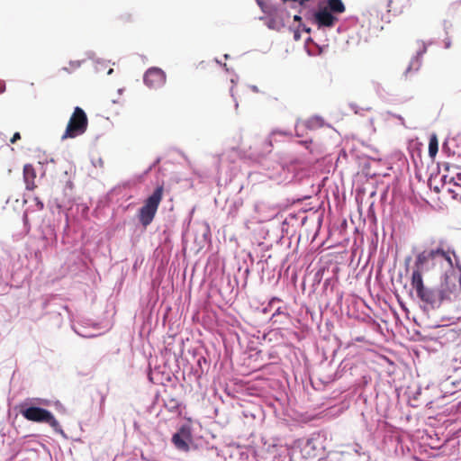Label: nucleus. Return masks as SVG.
<instances>
[{"label": "nucleus", "instance_id": "obj_1", "mask_svg": "<svg viewBox=\"0 0 461 461\" xmlns=\"http://www.w3.org/2000/svg\"><path fill=\"white\" fill-rule=\"evenodd\" d=\"M164 186L158 185L153 193L144 201V204L139 210L140 222L147 227L149 225L158 209V206L163 199Z\"/></svg>", "mask_w": 461, "mask_h": 461}, {"label": "nucleus", "instance_id": "obj_2", "mask_svg": "<svg viewBox=\"0 0 461 461\" xmlns=\"http://www.w3.org/2000/svg\"><path fill=\"white\" fill-rule=\"evenodd\" d=\"M88 127V118L81 107H76L71 114L62 139H74L84 134Z\"/></svg>", "mask_w": 461, "mask_h": 461}, {"label": "nucleus", "instance_id": "obj_3", "mask_svg": "<svg viewBox=\"0 0 461 461\" xmlns=\"http://www.w3.org/2000/svg\"><path fill=\"white\" fill-rule=\"evenodd\" d=\"M20 413L30 421L41 422L49 424L52 429L57 430L59 428V422L54 415L48 410L40 407L23 408L21 405Z\"/></svg>", "mask_w": 461, "mask_h": 461}, {"label": "nucleus", "instance_id": "obj_4", "mask_svg": "<svg viewBox=\"0 0 461 461\" xmlns=\"http://www.w3.org/2000/svg\"><path fill=\"white\" fill-rule=\"evenodd\" d=\"M438 303L461 300V280L456 276H446L438 290Z\"/></svg>", "mask_w": 461, "mask_h": 461}, {"label": "nucleus", "instance_id": "obj_5", "mask_svg": "<svg viewBox=\"0 0 461 461\" xmlns=\"http://www.w3.org/2000/svg\"><path fill=\"white\" fill-rule=\"evenodd\" d=\"M411 285L417 296L424 303L434 305L438 303V293L424 285L423 277L417 272L411 275Z\"/></svg>", "mask_w": 461, "mask_h": 461}, {"label": "nucleus", "instance_id": "obj_6", "mask_svg": "<svg viewBox=\"0 0 461 461\" xmlns=\"http://www.w3.org/2000/svg\"><path fill=\"white\" fill-rule=\"evenodd\" d=\"M272 141L268 138L257 139L249 147V158L259 160L272 151Z\"/></svg>", "mask_w": 461, "mask_h": 461}, {"label": "nucleus", "instance_id": "obj_7", "mask_svg": "<svg viewBox=\"0 0 461 461\" xmlns=\"http://www.w3.org/2000/svg\"><path fill=\"white\" fill-rule=\"evenodd\" d=\"M192 439L190 429L183 426L172 437V442L175 447L181 451L188 452L190 449L189 442Z\"/></svg>", "mask_w": 461, "mask_h": 461}, {"label": "nucleus", "instance_id": "obj_8", "mask_svg": "<svg viewBox=\"0 0 461 461\" xmlns=\"http://www.w3.org/2000/svg\"><path fill=\"white\" fill-rule=\"evenodd\" d=\"M143 80L149 87L157 88L166 82V74L158 68H151L146 71Z\"/></svg>", "mask_w": 461, "mask_h": 461}, {"label": "nucleus", "instance_id": "obj_9", "mask_svg": "<svg viewBox=\"0 0 461 461\" xmlns=\"http://www.w3.org/2000/svg\"><path fill=\"white\" fill-rule=\"evenodd\" d=\"M23 178L26 190L34 191L38 187L36 184L37 172L32 164H25L23 166Z\"/></svg>", "mask_w": 461, "mask_h": 461}, {"label": "nucleus", "instance_id": "obj_10", "mask_svg": "<svg viewBox=\"0 0 461 461\" xmlns=\"http://www.w3.org/2000/svg\"><path fill=\"white\" fill-rule=\"evenodd\" d=\"M322 126V120L319 117H312L306 121H297L295 124V134L297 137H303V133L300 132L302 129L313 130Z\"/></svg>", "mask_w": 461, "mask_h": 461}, {"label": "nucleus", "instance_id": "obj_11", "mask_svg": "<svg viewBox=\"0 0 461 461\" xmlns=\"http://www.w3.org/2000/svg\"><path fill=\"white\" fill-rule=\"evenodd\" d=\"M426 46L422 44L420 49L417 51V55L411 59L410 64L404 73L406 77H408V75L412 72H417L420 68L422 65L421 56L426 52Z\"/></svg>", "mask_w": 461, "mask_h": 461}, {"label": "nucleus", "instance_id": "obj_12", "mask_svg": "<svg viewBox=\"0 0 461 461\" xmlns=\"http://www.w3.org/2000/svg\"><path fill=\"white\" fill-rule=\"evenodd\" d=\"M316 22L320 26L332 27L336 18L326 8L315 14Z\"/></svg>", "mask_w": 461, "mask_h": 461}, {"label": "nucleus", "instance_id": "obj_13", "mask_svg": "<svg viewBox=\"0 0 461 461\" xmlns=\"http://www.w3.org/2000/svg\"><path fill=\"white\" fill-rule=\"evenodd\" d=\"M431 258H430V257H429L427 250H424V251L419 253L416 257L414 269L412 271V274H416L418 272L420 274V276H422L424 265Z\"/></svg>", "mask_w": 461, "mask_h": 461}, {"label": "nucleus", "instance_id": "obj_14", "mask_svg": "<svg viewBox=\"0 0 461 461\" xmlns=\"http://www.w3.org/2000/svg\"><path fill=\"white\" fill-rule=\"evenodd\" d=\"M328 6L330 12L336 14L345 12V5L341 0H328Z\"/></svg>", "mask_w": 461, "mask_h": 461}, {"label": "nucleus", "instance_id": "obj_15", "mask_svg": "<svg viewBox=\"0 0 461 461\" xmlns=\"http://www.w3.org/2000/svg\"><path fill=\"white\" fill-rule=\"evenodd\" d=\"M438 150V141L436 134H432L429 140V154L431 158H434Z\"/></svg>", "mask_w": 461, "mask_h": 461}, {"label": "nucleus", "instance_id": "obj_16", "mask_svg": "<svg viewBox=\"0 0 461 461\" xmlns=\"http://www.w3.org/2000/svg\"><path fill=\"white\" fill-rule=\"evenodd\" d=\"M427 252L431 259H434L437 256H441L445 254V250L441 246H438L435 249L427 250Z\"/></svg>", "mask_w": 461, "mask_h": 461}, {"label": "nucleus", "instance_id": "obj_17", "mask_svg": "<svg viewBox=\"0 0 461 461\" xmlns=\"http://www.w3.org/2000/svg\"><path fill=\"white\" fill-rule=\"evenodd\" d=\"M21 140L20 132H15L10 140L11 143H15L17 140Z\"/></svg>", "mask_w": 461, "mask_h": 461}, {"label": "nucleus", "instance_id": "obj_18", "mask_svg": "<svg viewBox=\"0 0 461 461\" xmlns=\"http://www.w3.org/2000/svg\"><path fill=\"white\" fill-rule=\"evenodd\" d=\"M453 181L455 182V185H461V173L456 174L455 177H453Z\"/></svg>", "mask_w": 461, "mask_h": 461}, {"label": "nucleus", "instance_id": "obj_19", "mask_svg": "<svg viewBox=\"0 0 461 461\" xmlns=\"http://www.w3.org/2000/svg\"><path fill=\"white\" fill-rule=\"evenodd\" d=\"M35 202L39 210H42L44 208L43 203L38 197L35 198Z\"/></svg>", "mask_w": 461, "mask_h": 461}, {"label": "nucleus", "instance_id": "obj_20", "mask_svg": "<svg viewBox=\"0 0 461 461\" xmlns=\"http://www.w3.org/2000/svg\"><path fill=\"white\" fill-rule=\"evenodd\" d=\"M280 314H285V315H288L287 313L281 311V308H278L276 312L272 315V319L276 318V316L280 315Z\"/></svg>", "mask_w": 461, "mask_h": 461}, {"label": "nucleus", "instance_id": "obj_21", "mask_svg": "<svg viewBox=\"0 0 461 461\" xmlns=\"http://www.w3.org/2000/svg\"><path fill=\"white\" fill-rule=\"evenodd\" d=\"M441 257L444 258L449 263V265H452V259L447 252L445 251V254L441 255Z\"/></svg>", "mask_w": 461, "mask_h": 461}, {"label": "nucleus", "instance_id": "obj_22", "mask_svg": "<svg viewBox=\"0 0 461 461\" xmlns=\"http://www.w3.org/2000/svg\"><path fill=\"white\" fill-rule=\"evenodd\" d=\"M5 90V86L1 85L0 86V94H2Z\"/></svg>", "mask_w": 461, "mask_h": 461}, {"label": "nucleus", "instance_id": "obj_23", "mask_svg": "<svg viewBox=\"0 0 461 461\" xmlns=\"http://www.w3.org/2000/svg\"><path fill=\"white\" fill-rule=\"evenodd\" d=\"M294 21H301V17L299 15H294Z\"/></svg>", "mask_w": 461, "mask_h": 461}, {"label": "nucleus", "instance_id": "obj_24", "mask_svg": "<svg viewBox=\"0 0 461 461\" xmlns=\"http://www.w3.org/2000/svg\"><path fill=\"white\" fill-rule=\"evenodd\" d=\"M306 130H307V129H302V130H300V132H301V133L303 132V136H304V135H305V131H306Z\"/></svg>", "mask_w": 461, "mask_h": 461}, {"label": "nucleus", "instance_id": "obj_25", "mask_svg": "<svg viewBox=\"0 0 461 461\" xmlns=\"http://www.w3.org/2000/svg\"><path fill=\"white\" fill-rule=\"evenodd\" d=\"M275 301H280V300L278 298H273L270 303H272Z\"/></svg>", "mask_w": 461, "mask_h": 461}, {"label": "nucleus", "instance_id": "obj_26", "mask_svg": "<svg viewBox=\"0 0 461 461\" xmlns=\"http://www.w3.org/2000/svg\"><path fill=\"white\" fill-rule=\"evenodd\" d=\"M172 402H174V405L172 406L174 408L177 405V402H176L175 401H172Z\"/></svg>", "mask_w": 461, "mask_h": 461}]
</instances>
